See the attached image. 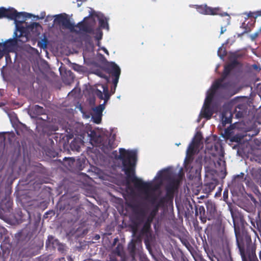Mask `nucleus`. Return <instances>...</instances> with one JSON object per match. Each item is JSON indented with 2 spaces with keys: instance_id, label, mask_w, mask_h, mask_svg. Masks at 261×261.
I'll return each instance as SVG.
<instances>
[{
  "instance_id": "412c9836",
  "label": "nucleus",
  "mask_w": 261,
  "mask_h": 261,
  "mask_svg": "<svg viewBox=\"0 0 261 261\" xmlns=\"http://www.w3.org/2000/svg\"><path fill=\"white\" fill-rule=\"evenodd\" d=\"M31 112L35 115L32 117H37L45 114V110L39 105L34 106L32 109Z\"/></svg>"
},
{
  "instance_id": "f03ea898",
  "label": "nucleus",
  "mask_w": 261,
  "mask_h": 261,
  "mask_svg": "<svg viewBox=\"0 0 261 261\" xmlns=\"http://www.w3.org/2000/svg\"><path fill=\"white\" fill-rule=\"evenodd\" d=\"M193 154H187L184 161V167L189 171L190 179H193L201 176L202 167V156H198L194 162Z\"/></svg>"
},
{
  "instance_id": "3c124183",
  "label": "nucleus",
  "mask_w": 261,
  "mask_h": 261,
  "mask_svg": "<svg viewBox=\"0 0 261 261\" xmlns=\"http://www.w3.org/2000/svg\"><path fill=\"white\" fill-rule=\"evenodd\" d=\"M223 197L224 200H225V201H226V200L228 199V191L227 190H225L223 192Z\"/></svg>"
},
{
  "instance_id": "dca6fc26",
  "label": "nucleus",
  "mask_w": 261,
  "mask_h": 261,
  "mask_svg": "<svg viewBox=\"0 0 261 261\" xmlns=\"http://www.w3.org/2000/svg\"><path fill=\"white\" fill-rule=\"evenodd\" d=\"M252 179L257 184L261 185V168H252L250 170Z\"/></svg>"
},
{
  "instance_id": "e2e57ef3",
  "label": "nucleus",
  "mask_w": 261,
  "mask_h": 261,
  "mask_svg": "<svg viewBox=\"0 0 261 261\" xmlns=\"http://www.w3.org/2000/svg\"><path fill=\"white\" fill-rule=\"evenodd\" d=\"M5 230V229H4V228H0V234H1V236H2V234H3V232H4Z\"/></svg>"
},
{
  "instance_id": "6ab92c4d",
  "label": "nucleus",
  "mask_w": 261,
  "mask_h": 261,
  "mask_svg": "<svg viewBox=\"0 0 261 261\" xmlns=\"http://www.w3.org/2000/svg\"><path fill=\"white\" fill-rule=\"evenodd\" d=\"M213 114L214 111L210 106L204 105L203 109L201 112V114L203 117L207 120L210 119Z\"/></svg>"
},
{
  "instance_id": "4c0bfd02",
  "label": "nucleus",
  "mask_w": 261,
  "mask_h": 261,
  "mask_svg": "<svg viewBox=\"0 0 261 261\" xmlns=\"http://www.w3.org/2000/svg\"><path fill=\"white\" fill-rule=\"evenodd\" d=\"M241 27L244 29V31L243 32L242 34L247 33L251 31V29L248 26V24H246L245 22L242 23Z\"/></svg>"
},
{
  "instance_id": "393cba45",
  "label": "nucleus",
  "mask_w": 261,
  "mask_h": 261,
  "mask_svg": "<svg viewBox=\"0 0 261 261\" xmlns=\"http://www.w3.org/2000/svg\"><path fill=\"white\" fill-rule=\"evenodd\" d=\"M227 112H223L222 113V124L223 126H225L226 124L231 123L232 120V114L229 112V116H226Z\"/></svg>"
},
{
  "instance_id": "cd10ccee",
  "label": "nucleus",
  "mask_w": 261,
  "mask_h": 261,
  "mask_svg": "<svg viewBox=\"0 0 261 261\" xmlns=\"http://www.w3.org/2000/svg\"><path fill=\"white\" fill-rule=\"evenodd\" d=\"M128 250L130 254L134 257L136 251V244L135 242L132 240L128 245Z\"/></svg>"
},
{
  "instance_id": "9b49d317",
  "label": "nucleus",
  "mask_w": 261,
  "mask_h": 261,
  "mask_svg": "<svg viewBox=\"0 0 261 261\" xmlns=\"http://www.w3.org/2000/svg\"><path fill=\"white\" fill-rule=\"evenodd\" d=\"M179 185L178 179H173L166 185V194L167 197L173 200L174 194L177 191Z\"/></svg>"
},
{
  "instance_id": "37998d69",
  "label": "nucleus",
  "mask_w": 261,
  "mask_h": 261,
  "mask_svg": "<svg viewBox=\"0 0 261 261\" xmlns=\"http://www.w3.org/2000/svg\"><path fill=\"white\" fill-rule=\"evenodd\" d=\"M140 224H139L137 221H135L134 222V225L132 227V231L134 234H135L137 232L138 230V227Z\"/></svg>"
},
{
  "instance_id": "a19ab883",
  "label": "nucleus",
  "mask_w": 261,
  "mask_h": 261,
  "mask_svg": "<svg viewBox=\"0 0 261 261\" xmlns=\"http://www.w3.org/2000/svg\"><path fill=\"white\" fill-rule=\"evenodd\" d=\"M225 261H233L231 255L230 250L229 248H228L226 250Z\"/></svg>"
},
{
  "instance_id": "2f4dec72",
  "label": "nucleus",
  "mask_w": 261,
  "mask_h": 261,
  "mask_svg": "<svg viewBox=\"0 0 261 261\" xmlns=\"http://www.w3.org/2000/svg\"><path fill=\"white\" fill-rule=\"evenodd\" d=\"M99 26L101 28L109 30V24L108 22V20L105 17L103 18H99Z\"/></svg>"
},
{
  "instance_id": "13d9d810",
  "label": "nucleus",
  "mask_w": 261,
  "mask_h": 261,
  "mask_svg": "<svg viewBox=\"0 0 261 261\" xmlns=\"http://www.w3.org/2000/svg\"><path fill=\"white\" fill-rule=\"evenodd\" d=\"M207 256L209 258H213L215 255L214 254L213 251H212L211 253H209V254H207Z\"/></svg>"
},
{
  "instance_id": "c03bdc74",
  "label": "nucleus",
  "mask_w": 261,
  "mask_h": 261,
  "mask_svg": "<svg viewBox=\"0 0 261 261\" xmlns=\"http://www.w3.org/2000/svg\"><path fill=\"white\" fill-rule=\"evenodd\" d=\"M166 171L165 170H162L160 171L158 173V175L159 178L163 179L166 177Z\"/></svg>"
},
{
  "instance_id": "49530a36",
  "label": "nucleus",
  "mask_w": 261,
  "mask_h": 261,
  "mask_svg": "<svg viewBox=\"0 0 261 261\" xmlns=\"http://www.w3.org/2000/svg\"><path fill=\"white\" fill-rule=\"evenodd\" d=\"M96 94L97 96V97H99L100 99H103V94L100 90L97 89L96 90Z\"/></svg>"
},
{
  "instance_id": "f704fd0d",
  "label": "nucleus",
  "mask_w": 261,
  "mask_h": 261,
  "mask_svg": "<svg viewBox=\"0 0 261 261\" xmlns=\"http://www.w3.org/2000/svg\"><path fill=\"white\" fill-rule=\"evenodd\" d=\"M102 115L93 114L92 115V119L93 122L96 124H99L101 121Z\"/></svg>"
},
{
  "instance_id": "e433bc0d",
  "label": "nucleus",
  "mask_w": 261,
  "mask_h": 261,
  "mask_svg": "<svg viewBox=\"0 0 261 261\" xmlns=\"http://www.w3.org/2000/svg\"><path fill=\"white\" fill-rule=\"evenodd\" d=\"M226 50L222 48V47H220L218 50V55L222 59L226 55Z\"/></svg>"
},
{
  "instance_id": "58836bf2",
  "label": "nucleus",
  "mask_w": 261,
  "mask_h": 261,
  "mask_svg": "<svg viewBox=\"0 0 261 261\" xmlns=\"http://www.w3.org/2000/svg\"><path fill=\"white\" fill-rule=\"evenodd\" d=\"M47 39L44 38L41 41L38 42V46L42 48H45L47 47Z\"/></svg>"
},
{
  "instance_id": "aec40b11",
  "label": "nucleus",
  "mask_w": 261,
  "mask_h": 261,
  "mask_svg": "<svg viewBox=\"0 0 261 261\" xmlns=\"http://www.w3.org/2000/svg\"><path fill=\"white\" fill-rule=\"evenodd\" d=\"M198 213L199 214V219L202 223H205L207 219L210 220V218H207L205 208L203 206H199L198 208L196 207V214L197 215H198Z\"/></svg>"
},
{
  "instance_id": "c9c22d12",
  "label": "nucleus",
  "mask_w": 261,
  "mask_h": 261,
  "mask_svg": "<svg viewBox=\"0 0 261 261\" xmlns=\"http://www.w3.org/2000/svg\"><path fill=\"white\" fill-rule=\"evenodd\" d=\"M103 93L105 96L103 97L104 103L107 102L110 97V94H109L108 88L107 87H103Z\"/></svg>"
},
{
  "instance_id": "72a5a7b5",
  "label": "nucleus",
  "mask_w": 261,
  "mask_h": 261,
  "mask_svg": "<svg viewBox=\"0 0 261 261\" xmlns=\"http://www.w3.org/2000/svg\"><path fill=\"white\" fill-rule=\"evenodd\" d=\"M180 240L181 243L189 250L192 248L189 241L185 238L182 237L180 238Z\"/></svg>"
},
{
  "instance_id": "603ef678",
  "label": "nucleus",
  "mask_w": 261,
  "mask_h": 261,
  "mask_svg": "<svg viewBox=\"0 0 261 261\" xmlns=\"http://www.w3.org/2000/svg\"><path fill=\"white\" fill-rule=\"evenodd\" d=\"M38 27H41V25H40V24L38 22H33V23H32L31 25H30V27L32 28H37Z\"/></svg>"
},
{
  "instance_id": "c756f323",
  "label": "nucleus",
  "mask_w": 261,
  "mask_h": 261,
  "mask_svg": "<svg viewBox=\"0 0 261 261\" xmlns=\"http://www.w3.org/2000/svg\"><path fill=\"white\" fill-rule=\"evenodd\" d=\"M202 139V136L200 133H197L195 137L193 138L192 143H194L197 146H200V142Z\"/></svg>"
},
{
  "instance_id": "a18cd8bd",
  "label": "nucleus",
  "mask_w": 261,
  "mask_h": 261,
  "mask_svg": "<svg viewBox=\"0 0 261 261\" xmlns=\"http://www.w3.org/2000/svg\"><path fill=\"white\" fill-rule=\"evenodd\" d=\"M154 218V217L151 216V215L149 214V215L147 217V219L145 222L146 223H148L150 224H151V223L152 222Z\"/></svg>"
},
{
  "instance_id": "0e129e2a",
  "label": "nucleus",
  "mask_w": 261,
  "mask_h": 261,
  "mask_svg": "<svg viewBox=\"0 0 261 261\" xmlns=\"http://www.w3.org/2000/svg\"><path fill=\"white\" fill-rule=\"evenodd\" d=\"M256 13L257 16H261V10L257 11Z\"/></svg>"
},
{
  "instance_id": "7ed1b4c3",
  "label": "nucleus",
  "mask_w": 261,
  "mask_h": 261,
  "mask_svg": "<svg viewBox=\"0 0 261 261\" xmlns=\"http://www.w3.org/2000/svg\"><path fill=\"white\" fill-rule=\"evenodd\" d=\"M239 64V62L235 58L230 63L225 65L221 77L215 81L214 83V88H222V90L227 91L230 87V84L229 82H224V81L229 75L230 72Z\"/></svg>"
},
{
  "instance_id": "b1692460",
  "label": "nucleus",
  "mask_w": 261,
  "mask_h": 261,
  "mask_svg": "<svg viewBox=\"0 0 261 261\" xmlns=\"http://www.w3.org/2000/svg\"><path fill=\"white\" fill-rule=\"evenodd\" d=\"M173 200L172 199L169 198L168 197H167L166 195H165L164 196L160 198L158 203L156 204L157 206L159 207H164L166 204L169 203H172Z\"/></svg>"
},
{
  "instance_id": "4468645a",
  "label": "nucleus",
  "mask_w": 261,
  "mask_h": 261,
  "mask_svg": "<svg viewBox=\"0 0 261 261\" xmlns=\"http://www.w3.org/2000/svg\"><path fill=\"white\" fill-rule=\"evenodd\" d=\"M132 208L135 215V221H137L139 224L142 223L146 215L145 210L137 204L133 205Z\"/></svg>"
},
{
  "instance_id": "7c9ffc66",
  "label": "nucleus",
  "mask_w": 261,
  "mask_h": 261,
  "mask_svg": "<svg viewBox=\"0 0 261 261\" xmlns=\"http://www.w3.org/2000/svg\"><path fill=\"white\" fill-rule=\"evenodd\" d=\"M105 109V103L98 105L93 109L94 114L102 115V112Z\"/></svg>"
},
{
  "instance_id": "423d86ee",
  "label": "nucleus",
  "mask_w": 261,
  "mask_h": 261,
  "mask_svg": "<svg viewBox=\"0 0 261 261\" xmlns=\"http://www.w3.org/2000/svg\"><path fill=\"white\" fill-rule=\"evenodd\" d=\"M13 201L9 198L3 199L0 204V218L4 220L10 215L12 212Z\"/></svg>"
},
{
  "instance_id": "39448f33",
  "label": "nucleus",
  "mask_w": 261,
  "mask_h": 261,
  "mask_svg": "<svg viewBox=\"0 0 261 261\" xmlns=\"http://www.w3.org/2000/svg\"><path fill=\"white\" fill-rule=\"evenodd\" d=\"M97 15L95 13L91 14L88 17H85L83 21L79 22L76 25L82 32L93 34L94 32V26L96 23L95 17Z\"/></svg>"
},
{
  "instance_id": "1a4fd4ad",
  "label": "nucleus",
  "mask_w": 261,
  "mask_h": 261,
  "mask_svg": "<svg viewBox=\"0 0 261 261\" xmlns=\"http://www.w3.org/2000/svg\"><path fill=\"white\" fill-rule=\"evenodd\" d=\"M194 8L200 14L203 15H216L219 13L220 9L219 7L212 8L206 4L195 5Z\"/></svg>"
},
{
  "instance_id": "69168bd1",
  "label": "nucleus",
  "mask_w": 261,
  "mask_h": 261,
  "mask_svg": "<svg viewBox=\"0 0 261 261\" xmlns=\"http://www.w3.org/2000/svg\"><path fill=\"white\" fill-rule=\"evenodd\" d=\"M225 31H226V30L223 29V28L222 27L221 29V34H222Z\"/></svg>"
},
{
  "instance_id": "f3484780",
  "label": "nucleus",
  "mask_w": 261,
  "mask_h": 261,
  "mask_svg": "<svg viewBox=\"0 0 261 261\" xmlns=\"http://www.w3.org/2000/svg\"><path fill=\"white\" fill-rule=\"evenodd\" d=\"M32 15L27 12H18L16 10V14L14 15V19L15 22H23L27 18H31Z\"/></svg>"
},
{
  "instance_id": "a878e982",
  "label": "nucleus",
  "mask_w": 261,
  "mask_h": 261,
  "mask_svg": "<svg viewBox=\"0 0 261 261\" xmlns=\"http://www.w3.org/2000/svg\"><path fill=\"white\" fill-rule=\"evenodd\" d=\"M199 147V146H197L191 142L188 146L186 153L187 154L194 155Z\"/></svg>"
},
{
  "instance_id": "bb28decb",
  "label": "nucleus",
  "mask_w": 261,
  "mask_h": 261,
  "mask_svg": "<svg viewBox=\"0 0 261 261\" xmlns=\"http://www.w3.org/2000/svg\"><path fill=\"white\" fill-rule=\"evenodd\" d=\"M150 229L151 224L145 222L141 230L140 233L142 235L147 234L149 233Z\"/></svg>"
},
{
  "instance_id": "2eb2a0df",
  "label": "nucleus",
  "mask_w": 261,
  "mask_h": 261,
  "mask_svg": "<svg viewBox=\"0 0 261 261\" xmlns=\"http://www.w3.org/2000/svg\"><path fill=\"white\" fill-rule=\"evenodd\" d=\"M245 174L244 173H241L240 174L235 175L231 181L232 186L237 188V189H241L243 187V183L246 181V184L249 186L250 185V182L247 180L246 177H244Z\"/></svg>"
},
{
  "instance_id": "c85d7f7f",
  "label": "nucleus",
  "mask_w": 261,
  "mask_h": 261,
  "mask_svg": "<svg viewBox=\"0 0 261 261\" xmlns=\"http://www.w3.org/2000/svg\"><path fill=\"white\" fill-rule=\"evenodd\" d=\"M7 11L6 18L11 20L14 19V15L16 14V10L14 8H10L7 9Z\"/></svg>"
},
{
  "instance_id": "4be33fe9",
  "label": "nucleus",
  "mask_w": 261,
  "mask_h": 261,
  "mask_svg": "<svg viewBox=\"0 0 261 261\" xmlns=\"http://www.w3.org/2000/svg\"><path fill=\"white\" fill-rule=\"evenodd\" d=\"M216 185L214 183L211 182L205 184L202 187L203 192L205 194H210L215 188Z\"/></svg>"
},
{
  "instance_id": "5fc2aeb1",
  "label": "nucleus",
  "mask_w": 261,
  "mask_h": 261,
  "mask_svg": "<svg viewBox=\"0 0 261 261\" xmlns=\"http://www.w3.org/2000/svg\"><path fill=\"white\" fill-rule=\"evenodd\" d=\"M97 75H98L99 76H100L101 77L105 78L106 80L108 79V76L107 75H106L105 74L102 73L101 72H98Z\"/></svg>"
},
{
  "instance_id": "79ce46f5",
  "label": "nucleus",
  "mask_w": 261,
  "mask_h": 261,
  "mask_svg": "<svg viewBox=\"0 0 261 261\" xmlns=\"http://www.w3.org/2000/svg\"><path fill=\"white\" fill-rule=\"evenodd\" d=\"M159 207L155 205L154 207L151 210V211L150 212L149 215H151V216H153L154 217H155V216L157 214V213L159 211Z\"/></svg>"
},
{
  "instance_id": "a211bd4d",
  "label": "nucleus",
  "mask_w": 261,
  "mask_h": 261,
  "mask_svg": "<svg viewBox=\"0 0 261 261\" xmlns=\"http://www.w3.org/2000/svg\"><path fill=\"white\" fill-rule=\"evenodd\" d=\"M218 90H222V88H214V83H213L212 86V87H211V92L207 95V96L205 99L204 105H205V106H210L211 105V103L212 101L214 96Z\"/></svg>"
},
{
  "instance_id": "6e6d98bb",
  "label": "nucleus",
  "mask_w": 261,
  "mask_h": 261,
  "mask_svg": "<svg viewBox=\"0 0 261 261\" xmlns=\"http://www.w3.org/2000/svg\"><path fill=\"white\" fill-rule=\"evenodd\" d=\"M2 46V43H0V47ZM4 55V53L3 50L0 48V60L3 58Z\"/></svg>"
},
{
  "instance_id": "5701e85b",
  "label": "nucleus",
  "mask_w": 261,
  "mask_h": 261,
  "mask_svg": "<svg viewBox=\"0 0 261 261\" xmlns=\"http://www.w3.org/2000/svg\"><path fill=\"white\" fill-rule=\"evenodd\" d=\"M206 207L207 213H209L211 216L214 215L216 212L215 204L212 201L208 200L207 201L206 203Z\"/></svg>"
},
{
  "instance_id": "680f3d73",
  "label": "nucleus",
  "mask_w": 261,
  "mask_h": 261,
  "mask_svg": "<svg viewBox=\"0 0 261 261\" xmlns=\"http://www.w3.org/2000/svg\"><path fill=\"white\" fill-rule=\"evenodd\" d=\"M209 259L211 260V261H216V260L218 261V260L217 257L215 255L214 256L213 258H210Z\"/></svg>"
},
{
  "instance_id": "09e8293b",
  "label": "nucleus",
  "mask_w": 261,
  "mask_h": 261,
  "mask_svg": "<svg viewBox=\"0 0 261 261\" xmlns=\"http://www.w3.org/2000/svg\"><path fill=\"white\" fill-rule=\"evenodd\" d=\"M203 248L206 254H209V253H211L212 251L210 250L207 244L206 245H204Z\"/></svg>"
},
{
  "instance_id": "9d476101",
  "label": "nucleus",
  "mask_w": 261,
  "mask_h": 261,
  "mask_svg": "<svg viewBox=\"0 0 261 261\" xmlns=\"http://www.w3.org/2000/svg\"><path fill=\"white\" fill-rule=\"evenodd\" d=\"M249 220L251 224L249 228L255 234L258 231L261 236V219L259 215L251 214L248 216Z\"/></svg>"
},
{
  "instance_id": "052dcab7",
  "label": "nucleus",
  "mask_w": 261,
  "mask_h": 261,
  "mask_svg": "<svg viewBox=\"0 0 261 261\" xmlns=\"http://www.w3.org/2000/svg\"><path fill=\"white\" fill-rule=\"evenodd\" d=\"M102 32H100L99 35L98 36H96L95 37H96V39L97 40H100L102 38Z\"/></svg>"
},
{
  "instance_id": "864d4df0",
  "label": "nucleus",
  "mask_w": 261,
  "mask_h": 261,
  "mask_svg": "<svg viewBox=\"0 0 261 261\" xmlns=\"http://www.w3.org/2000/svg\"><path fill=\"white\" fill-rule=\"evenodd\" d=\"M115 252L119 256L121 255V251L120 250V248L119 245L116 248L115 250Z\"/></svg>"
},
{
  "instance_id": "338daca9",
  "label": "nucleus",
  "mask_w": 261,
  "mask_h": 261,
  "mask_svg": "<svg viewBox=\"0 0 261 261\" xmlns=\"http://www.w3.org/2000/svg\"><path fill=\"white\" fill-rule=\"evenodd\" d=\"M155 198L154 197H153L151 199V202L153 203L155 202Z\"/></svg>"
},
{
  "instance_id": "ea45409f",
  "label": "nucleus",
  "mask_w": 261,
  "mask_h": 261,
  "mask_svg": "<svg viewBox=\"0 0 261 261\" xmlns=\"http://www.w3.org/2000/svg\"><path fill=\"white\" fill-rule=\"evenodd\" d=\"M7 12L6 8L3 7L0 8V19L4 17L6 18Z\"/></svg>"
},
{
  "instance_id": "4d7b16f0",
  "label": "nucleus",
  "mask_w": 261,
  "mask_h": 261,
  "mask_svg": "<svg viewBox=\"0 0 261 261\" xmlns=\"http://www.w3.org/2000/svg\"><path fill=\"white\" fill-rule=\"evenodd\" d=\"M258 36V32H256L254 34H253L252 36H251V39L252 40H254L255 39V38H256Z\"/></svg>"
},
{
  "instance_id": "8fccbe9b",
  "label": "nucleus",
  "mask_w": 261,
  "mask_h": 261,
  "mask_svg": "<svg viewBox=\"0 0 261 261\" xmlns=\"http://www.w3.org/2000/svg\"><path fill=\"white\" fill-rule=\"evenodd\" d=\"M221 224H222V221L220 219V218H218L216 220V222H215V225H217V226H220L221 228L222 227V226H221Z\"/></svg>"
},
{
  "instance_id": "0eeeda50",
  "label": "nucleus",
  "mask_w": 261,
  "mask_h": 261,
  "mask_svg": "<svg viewBox=\"0 0 261 261\" xmlns=\"http://www.w3.org/2000/svg\"><path fill=\"white\" fill-rule=\"evenodd\" d=\"M106 67L108 71L111 73L112 75L114 77V79L113 80V84H114V91L112 92V93H114L120 75V68L114 62H108L106 65Z\"/></svg>"
},
{
  "instance_id": "6e6552de",
  "label": "nucleus",
  "mask_w": 261,
  "mask_h": 261,
  "mask_svg": "<svg viewBox=\"0 0 261 261\" xmlns=\"http://www.w3.org/2000/svg\"><path fill=\"white\" fill-rule=\"evenodd\" d=\"M54 21L56 23L62 25L63 28L69 29L72 32L74 31L75 25L71 22L70 19L68 18L66 14H65V15L62 14L57 15Z\"/></svg>"
},
{
  "instance_id": "20e7f679",
  "label": "nucleus",
  "mask_w": 261,
  "mask_h": 261,
  "mask_svg": "<svg viewBox=\"0 0 261 261\" xmlns=\"http://www.w3.org/2000/svg\"><path fill=\"white\" fill-rule=\"evenodd\" d=\"M88 135L90 137L91 143L100 147L101 149L105 153H109L115 147L114 140L111 139H107L104 141L102 137L97 134L94 130H90Z\"/></svg>"
},
{
  "instance_id": "ddd939ff",
  "label": "nucleus",
  "mask_w": 261,
  "mask_h": 261,
  "mask_svg": "<svg viewBox=\"0 0 261 261\" xmlns=\"http://www.w3.org/2000/svg\"><path fill=\"white\" fill-rule=\"evenodd\" d=\"M23 29L21 28L20 29L19 31L20 32V34L19 36H17V34L16 32L14 33V38L12 39H9L2 43V46L4 47V49L7 50L8 51L11 50L14 47H15L18 41L17 37H21L23 36Z\"/></svg>"
},
{
  "instance_id": "473e14b6",
  "label": "nucleus",
  "mask_w": 261,
  "mask_h": 261,
  "mask_svg": "<svg viewBox=\"0 0 261 261\" xmlns=\"http://www.w3.org/2000/svg\"><path fill=\"white\" fill-rule=\"evenodd\" d=\"M70 146L72 150H75L77 151H79L81 148L79 142L74 140L71 141Z\"/></svg>"
},
{
  "instance_id": "bf43d9fd",
  "label": "nucleus",
  "mask_w": 261,
  "mask_h": 261,
  "mask_svg": "<svg viewBox=\"0 0 261 261\" xmlns=\"http://www.w3.org/2000/svg\"><path fill=\"white\" fill-rule=\"evenodd\" d=\"M101 50H103L106 54L109 55V51L105 47H101Z\"/></svg>"
},
{
  "instance_id": "774afa93",
  "label": "nucleus",
  "mask_w": 261,
  "mask_h": 261,
  "mask_svg": "<svg viewBox=\"0 0 261 261\" xmlns=\"http://www.w3.org/2000/svg\"><path fill=\"white\" fill-rule=\"evenodd\" d=\"M232 141L238 142V138L234 137L232 139Z\"/></svg>"
},
{
  "instance_id": "f257e3e1",
  "label": "nucleus",
  "mask_w": 261,
  "mask_h": 261,
  "mask_svg": "<svg viewBox=\"0 0 261 261\" xmlns=\"http://www.w3.org/2000/svg\"><path fill=\"white\" fill-rule=\"evenodd\" d=\"M119 155H117L116 150L113 152V154L115 155V159L121 161L122 171L126 176L127 182H132L135 188L144 191L146 195V199H148L150 197L149 191L151 189L152 185L151 183L143 181L135 175L137 161L136 151L133 150H126L123 148H119Z\"/></svg>"
},
{
  "instance_id": "f8f14e48",
  "label": "nucleus",
  "mask_w": 261,
  "mask_h": 261,
  "mask_svg": "<svg viewBox=\"0 0 261 261\" xmlns=\"http://www.w3.org/2000/svg\"><path fill=\"white\" fill-rule=\"evenodd\" d=\"M68 159V165L71 168H73L77 171L82 170L85 166L86 160L84 158H78L76 160L72 158L67 159L65 158L64 160Z\"/></svg>"
},
{
  "instance_id": "de8ad7c7",
  "label": "nucleus",
  "mask_w": 261,
  "mask_h": 261,
  "mask_svg": "<svg viewBox=\"0 0 261 261\" xmlns=\"http://www.w3.org/2000/svg\"><path fill=\"white\" fill-rule=\"evenodd\" d=\"M252 68L257 71H260L261 70V68L260 66H258L256 64H253L252 65Z\"/></svg>"
}]
</instances>
